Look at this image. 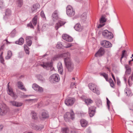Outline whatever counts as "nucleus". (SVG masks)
<instances>
[{"label": "nucleus", "mask_w": 133, "mask_h": 133, "mask_svg": "<svg viewBox=\"0 0 133 133\" xmlns=\"http://www.w3.org/2000/svg\"><path fill=\"white\" fill-rule=\"evenodd\" d=\"M3 18L6 22H10L12 20V12L10 9H6Z\"/></svg>", "instance_id": "1"}, {"label": "nucleus", "mask_w": 133, "mask_h": 133, "mask_svg": "<svg viewBox=\"0 0 133 133\" xmlns=\"http://www.w3.org/2000/svg\"><path fill=\"white\" fill-rule=\"evenodd\" d=\"M70 55L65 57L66 58L64 59V61L67 68L69 71H71L73 69L74 67L70 58Z\"/></svg>", "instance_id": "2"}, {"label": "nucleus", "mask_w": 133, "mask_h": 133, "mask_svg": "<svg viewBox=\"0 0 133 133\" xmlns=\"http://www.w3.org/2000/svg\"><path fill=\"white\" fill-rule=\"evenodd\" d=\"M40 65L47 70H50L51 71H52L54 69L52 66V63L51 62H43L42 63L40 64Z\"/></svg>", "instance_id": "3"}, {"label": "nucleus", "mask_w": 133, "mask_h": 133, "mask_svg": "<svg viewBox=\"0 0 133 133\" xmlns=\"http://www.w3.org/2000/svg\"><path fill=\"white\" fill-rule=\"evenodd\" d=\"M70 113L67 112L64 115V120L66 122L69 121L70 118L73 120L74 118V113L72 110H71Z\"/></svg>", "instance_id": "4"}, {"label": "nucleus", "mask_w": 133, "mask_h": 133, "mask_svg": "<svg viewBox=\"0 0 133 133\" xmlns=\"http://www.w3.org/2000/svg\"><path fill=\"white\" fill-rule=\"evenodd\" d=\"M89 88L94 92L97 95L100 94V92L97 89V85L94 83H90L88 85Z\"/></svg>", "instance_id": "5"}, {"label": "nucleus", "mask_w": 133, "mask_h": 133, "mask_svg": "<svg viewBox=\"0 0 133 133\" xmlns=\"http://www.w3.org/2000/svg\"><path fill=\"white\" fill-rule=\"evenodd\" d=\"M9 111V108L5 105L0 106V116L6 115Z\"/></svg>", "instance_id": "6"}, {"label": "nucleus", "mask_w": 133, "mask_h": 133, "mask_svg": "<svg viewBox=\"0 0 133 133\" xmlns=\"http://www.w3.org/2000/svg\"><path fill=\"white\" fill-rule=\"evenodd\" d=\"M66 13L67 15L70 17L73 16L75 14L72 7L70 5H68L66 7Z\"/></svg>", "instance_id": "7"}, {"label": "nucleus", "mask_w": 133, "mask_h": 133, "mask_svg": "<svg viewBox=\"0 0 133 133\" xmlns=\"http://www.w3.org/2000/svg\"><path fill=\"white\" fill-rule=\"evenodd\" d=\"M50 81L54 83L59 81L60 78L59 75L57 74H53L50 77Z\"/></svg>", "instance_id": "8"}, {"label": "nucleus", "mask_w": 133, "mask_h": 133, "mask_svg": "<svg viewBox=\"0 0 133 133\" xmlns=\"http://www.w3.org/2000/svg\"><path fill=\"white\" fill-rule=\"evenodd\" d=\"M102 34L104 37L108 39H111L113 37L112 33L107 30L103 31Z\"/></svg>", "instance_id": "9"}, {"label": "nucleus", "mask_w": 133, "mask_h": 133, "mask_svg": "<svg viewBox=\"0 0 133 133\" xmlns=\"http://www.w3.org/2000/svg\"><path fill=\"white\" fill-rule=\"evenodd\" d=\"M37 16H35L32 19V22H31L27 25V26L29 27L30 28L34 29L33 25L35 26L37 23Z\"/></svg>", "instance_id": "10"}, {"label": "nucleus", "mask_w": 133, "mask_h": 133, "mask_svg": "<svg viewBox=\"0 0 133 133\" xmlns=\"http://www.w3.org/2000/svg\"><path fill=\"white\" fill-rule=\"evenodd\" d=\"M75 101V99L74 98H68L65 100V103L67 106H71L74 104Z\"/></svg>", "instance_id": "11"}, {"label": "nucleus", "mask_w": 133, "mask_h": 133, "mask_svg": "<svg viewBox=\"0 0 133 133\" xmlns=\"http://www.w3.org/2000/svg\"><path fill=\"white\" fill-rule=\"evenodd\" d=\"M9 83L8 84V90L7 91L8 93L14 99H16L17 96V95L15 94L13 92V90L12 88L10 87L9 84Z\"/></svg>", "instance_id": "12"}, {"label": "nucleus", "mask_w": 133, "mask_h": 133, "mask_svg": "<svg viewBox=\"0 0 133 133\" xmlns=\"http://www.w3.org/2000/svg\"><path fill=\"white\" fill-rule=\"evenodd\" d=\"M32 88L35 91L39 92L41 93L43 91V89L36 83L33 84Z\"/></svg>", "instance_id": "13"}, {"label": "nucleus", "mask_w": 133, "mask_h": 133, "mask_svg": "<svg viewBox=\"0 0 133 133\" xmlns=\"http://www.w3.org/2000/svg\"><path fill=\"white\" fill-rule=\"evenodd\" d=\"M70 55V53L68 52L66 53L60 55H57L55 56L52 58V59L54 61H55L57 60L60 57H66L67 56H69Z\"/></svg>", "instance_id": "14"}, {"label": "nucleus", "mask_w": 133, "mask_h": 133, "mask_svg": "<svg viewBox=\"0 0 133 133\" xmlns=\"http://www.w3.org/2000/svg\"><path fill=\"white\" fill-rule=\"evenodd\" d=\"M101 44L103 46L106 48L111 47L112 46V44L110 42L105 40L102 41Z\"/></svg>", "instance_id": "15"}, {"label": "nucleus", "mask_w": 133, "mask_h": 133, "mask_svg": "<svg viewBox=\"0 0 133 133\" xmlns=\"http://www.w3.org/2000/svg\"><path fill=\"white\" fill-rule=\"evenodd\" d=\"M96 107L94 106H91L89 108V114L90 117H92L94 115Z\"/></svg>", "instance_id": "16"}, {"label": "nucleus", "mask_w": 133, "mask_h": 133, "mask_svg": "<svg viewBox=\"0 0 133 133\" xmlns=\"http://www.w3.org/2000/svg\"><path fill=\"white\" fill-rule=\"evenodd\" d=\"M31 126L32 128L36 130H41V129L44 128V126L42 125H37L34 124H32Z\"/></svg>", "instance_id": "17"}, {"label": "nucleus", "mask_w": 133, "mask_h": 133, "mask_svg": "<svg viewBox=\"0 0 133 133\" xmlns=\"http://www.w3.org/2000/svg\"><path fill=\"white\" fill-rule=\"evenodd\" d=\"M104 53V51L103 48H100L98 51L95 54L96 57H100L102 56Z\"/></svg>", "instance_id": "18"}, {"label": "nucleus", "mask_w": 133, "mask_h": 133, "mask_svg": "<svg viewBox=\"0 0 133 133\" xmlns=\"http://www.w3.org/2000/svg\"><path fill=\"white\" fill-rule=\"evenodd\" d=\"M62 37L63 39L68 42H71L73 40V39L71 37L66 34H63Z\"/></svg>", "instance_id": "19"}, {"label": "nucleus", "mask_w": 133, "mask_h": 133, "mask_svg": "<svg viewBox=\"0 0 133 133\" xmlns=\"http://www.w3.org/2000/svg\"><path fill=\"white\" fill-rule=\"evenodd\" d=\"M10 102L13 106L17 107H21L23 104V103H22L14 101H10Z\"/></svg>", "instance_id": "20"}, {"label": "nucleus", "mask_w": 133, "mask_h": 133, "mask_svg": "<svg viewBox=\"0 0 133 133\" xmlns=\"http://www.w3.org/2000/svg\"><path fill=\"white\" fill-rule=\"evenodd\" d=\"M65 23V22L62 21H59L56 24L55 28L56 30L58 29L61 26L64 24Z\"/></svg>", "instance_id": "21"}, {"label": "nucleus", "mask_w": 133, "mask_h": 133, "mask_svg": "<svg viewBox=\"0 0 133 133\" xmlns=\"http://www.w3.org/2000/svg\"><path fill=\"white\" fill-rule=\"evenodd\" d=\"M80 123L81 126L83 128L86 127L88 125V122L84 119H81Z\"/></svg>", "instance_id": "22"}, {"label": "nucleus", "mask_w": 133, "mask_h": 133, "mask_svg": "<svg viewBox=\"0 0 133 133\" xmlns=\"http://www.w3.org/2000/svg\"><path fill=\"white\" fill-rule=\"evenodd\" d=\"M75 29L77 31H81L83 30V27L81 26L79 24H77L74 27Z\"/></svg>", "instance_id": "23"}, {"label": "nucleus", "mask_w": 133, "mask_h": 133, "mask_svg": "<svg viewBox=\"0 0 133 133\" xmlns=\"http://www.w3.org/2000/svg\"><path fill=\"white\" fill-rule=\"evenodd\" d=\"M57 67L59 73L62 74L63 72V69L62 64L61 62H59L58 63Z\"/></svg>", "instance_id": "24"}, {"label": "nucleus", "mask_w": 133, "mask_h": 133, "mask_svg": "<svg viewBox=\"0 0 133 133\" xmlns=\"http://www.w3.org/2000/svg\"><path fill=\"white\" fill-rule=\"evenodd\" d=\"M52 17L54 21L57 19L58 18V12L57 10H55L52 15Z\"/></svg>", "instance_id": "25"}, {"label": "nucleus", "mask_w": 133, "mask_h": 133, "mask_svg": "<svg viewBox=\"0 0 133 133\" xmlns=\"http://www.w3.org/2000/svg\"><path fill=\"white\" fill-rule=\"evenodd\" d=\"M31 37L29 36L27 37L26 38V41L27 44L29 46H30L32 44V41L31 40Z\"/></svg>", "instance_id": "26"}, {"label": "nucleus", "mask_w": 133, "mask_h": 133, "mask_svg": "<svg viewBox=\"0 0 133 133\" xmlns=\"http://www.w3.org/2000/svg\"><path fill=\"white\" fill-rule=\"evenodd\" d=\"M40 7V5L38 4L37 3L35 4L34 5L31 9L32 12H34V11L37 10V9L39 8Z\"/></svg>", "instance_id": "27"}, {"label": "nucleus", "mask_w": 133, "mask_h": 133, "mask_svg": "<svg viewBox=\"0 0 133 133\" xmlns=\"http://www.w3.org/2000/svg\"><path fill=\"white\" fill-rule=\"evenodd\" d=\"M17 84L18 85V87L22 90H24L25 91L26 90V89L23 86V83L22 82H18Z\"/></svg>", "instance_id": "28"}, {"label": "nucleus", "mask_w": 133, "mask_h": 133, "mask_svg": "<svg viewBox=\"0 0 133 133\" xmlns=\"http://www.w3.org/2000/svg\"><path fill=\"white\" fill-rule=\"evenodd\" d=\"M133 81V72L129 78L128 83L130 86L132 83Z\"/></svg>", "instance_id": "29"}, {"label": "nucleus", "mask_w": 133, "mask_h": 133, "mask_svg": "<svg viewBox=\"0 0 133 133\" xmlns=\"http://www.w3.org/2000/svg\"><path fill=\"white\" fill-rule=\"evenodd\" d=\"M24 42V39L23 38L21 37L19 39L18 41H16L15 42V43L19 45H22L23 44Z\"/></svg>", "instance_id": "30"}, {"label": "nucleus", "mask_w": 133, "mask_h": 133, "mask_svg": "<svg viewBox=\"0 0 133 133\" xmlns=\"http://www.w3.org/2000/svg\"><path fill=\"white\" fill-rule=\"evenodd\" d=\"M105 16L103 15L101 17L100 19V23H103L105 22L106 20L105 18Z\"/></svg>", "instance_id": "31"}, {"label": "nucleus", "mask_w": 133, "mask_h": 133, "mask_svg": "<svg viewBox=\"0 0 133 133\" xmlns=\"http://www.w3.org/2000/svg\"><path fill=\"white\" fill-rule=\"evenodd\" d=\"M31 115L32 116V118L34 119H36L37 118L36 113L34 111H31Z\"/></svg>", "instance_id": "32"}, {"label": "nucleus", "mask_w": 133, "mask_h": 133, "mask_svg": "<svg viewBox=\"0 0 133 133\" xmlns=\"http://www.w3.org/2000/svg\"><path fill=\"white\" fill-rule=\"evenodd\" d=\"M87 17V14L86 12L83 13L81 16V18L82 20L83 21H85Z\"/></svg>", "instance_id": "33"}, {"label": "nucleus", "mask_w": 133, "mask_h": 133, "mask_svg": "<svg viewBox=\"0 0 133 133\" xmlns=\"http://www.w3.org/2000/svg\"><path fill=\"white\" fill-rule=\"evenodd\" d=\"M84 101L87 105L91 104L93 102L92 100L91 99L89 98L85 99Z\"/></svg>", "instance_id": "34"}, {"label": "nucleus", "mask_w": 133, "mask_h": 133, "mask_svg": "<svg viewBox=\"0 0 133 133\" xmlns=\"http://www.w3.org/2000/svg\"><path fill=\"white\" fill-rule=\"evenodd\" d=\"M124 92L127 96H129L131 93L130 90L128 88H126L125 89Z\"/></svg>", "instance_id": "35"}, {"label": "nucleus", "mask_w": 133, "mask_h": 133, "mask_svg": "<svg viewBox=\"0 0 133 133\" xmlns=\"http://www.w3.org/2000/svg\"><path fill=\"white\" fill-rule=\"evenodd\" d=\"M24 50L26 54H29V48L26 45H24Z\"/></svg>", "instance_id": "36"}, {"label": "nucleus", "mask_w": 133, "mask_h": 133, "mask_svg": "<svg viewBox=\"0 0 133 133\" xmlns=\"http://www.w3.org/2000/svg\"><path fill=\"white\" fill-rule=\"evenodd\" d=\"M49 117L48 114L45 112L42 113L41 115V117L43 118H46Z\"/></svg>", "instance_id": "37"}, {"label": "nucleus", "mask_w": 133, "mask_h": 133, "mask_svg": "<svg viewBox=\"0 0 133 133\" xmlns=\"http://www.w3.org/2000/svg\"><path fill=\"white\" fill-rule=\"evenodd\" d=\"M101 76H103L105 79L106 81H108V75L105 73H100Z\"/></svg>", "instance_id": "38"}, {"label": "nucleus", "mask_w": 133, "mask_h": 133, "mask_svg": "<svg viewBox=\"0 0 133 133\" xmlns=\"http://www.w3.org/2000/svg\"><path fill=\"white\" fill-rule=\"evenodd\" d=\"M12 56V53L10 51H8V54L5 58L6 59H10Z\"/></svg>", "instance_id": "39"}, {"label": "nucleus", "mask_w": 133, "mask_h": 133, "mask_svg": "<svg viewBox=\"0 0 133 133\" xmlns=\"http://www.w3.org/2000/svg\"><path fill=\"white\" fill-rule=\"evenodd\" d=\"M69 131L68 128H62V132L63 133H68Z\"/></svg>", "instance_id": "40"}, {"label": "nucleus", "mask_w": 133, "mask_h": 133, "mask_svg": "<svg viewBox=\"0 0 133 133\" xmlns=\"http://www.w3.org/2000/svg\"><path fill=\"white\" fill-rule=\"evenodd\" d=\"M18 6L21 7L23 5V3L22 0H17Z\"/></svg>", "instance_id": "41"}, {"label": "nucleus", "mask_w": 133, "mask_h": 133, "mask_svg": "<svg viewBox=\"0 0 133 133\" xmlns=\"http://www.w3.org/2000/svg\"><path fill=\"white\" fill-rule=\"evenodd\" d=\"M56 47L57 48L61 49L62 48L63 46L61 42H58L56 45Z\"/></svg>", "instance_id": "42"}, {"label": "nucleus", "mask_w": 133, "mask_h": 133, "mask_svg": "<svg viewBox=\"0 0 133 133\" xmlns=\"http://www.w3.org/2000/svg\"><path fill=\"white\" fill-rule=\"evenodd\" d=\"M107 101V107L109 110L110 105L111 104V102L107 98H106Z\"/></svg>", "instance_id": "43"}, {"label": "nucleus", "mask_w": 133, "mask_h": 133, "mask_svg": "<svg viewBox=\"0 0 133 133\" xmlns=\"http://www.w3.org/2000/svg\"><path fill=\"white\" fill-rule=\"evenodd\" d=\"M2 53L1 54L0 56V61L3 64H4V60L3 58V57L2 56Z\"/></svg>", "instance_id": "44"}, {"label": "nucleus", "mask_w": 133, "mask_h": 133, "mask_svg": "<svg viewBox=\"0 0 133 133\" xmlns=\"http://www.w3.org/2000/svg\"><path fill=\"white\" fill-rule=\"evenodd\" d=\"M38 79L41 81L43 82L45 81L44 79L42 77V76L39 75L38 77Z\"/></svg>", "instance_id": "45"}, {"label": "nucleus", "mask_w": 133, "mask_h": 133, "mask_svg": "<svg viewBox=\"0 0 133 133\" xmlns=\"http://www.w3.org/2000/svg\"><path fill=\"white\" fill-rule=\"evenodd\" d=\"M41 16L43 18V19H44L45 20L46 19V17H45V14L44 13V12L42 11H41Z\"/></svg>", "instance_id": "46"}, {"label": "nucleus", "mask_w": 133, "mask_h": 133, "mask_svg": "<svg viewBox=\"0 0 133 133\" xmlns=\"http://www.w3.org/2000/svg\"><path fill=\"white\" fill-rule=\"evenodd\" d=\"M131 71V68L126 69L125 71V74L126 75H129L130 74Z\"/></svg>", "instance_id": "47"}, {"label": "nucleus", "mask_w": 133, "mask_h": 133, "mask_svg": "<svg viewBox=\"0 0 133 133\" xmlns=\"http://www.w3.org/2000/svg\"><path fill=\"white\" fill-rule=\"evenodd\" d=\"M125 52H126V51L125 50H123L122 51V56L121 57V60H120L121 62L122 59L125 56Z\"/></svg>", "instance_id": "48"}, {"label": "nucleus", "mask_w": 133, "mask_h": 133, "mask_svg": "<svg viewBox=\"0 0 133 133\" xmlns=\"http://www.w3.org/2000/svg\"><path fill=\"white\" fill-rule=\"evenodd\" d=\"M16 32L15 31H12L11 33V36L12 37H14L15 36Z\"/></svg>", "instance_id": "49"}, {"label": "nucleus", "mask_w": 133, "mask_h": 133, "mask_svg": "<svg viewBox=\"0 0 133 133\" xmlns=\"http://www.w3.org/2000/svg\"><path fill=\"white\" fill-rule=\"evenodd\" d=\"M72 46V45L71 43H68L67 45L65 47L66 48H68L71 47Z\"/></svg>", "instance_id": "50"}, {"label": "nucleus", "mask_w": 133, "mask_h": 133, "mask_svg": "<svg viewBox=\"0 0 133 133\" xmlns=\"http://www.w3.org/2000/svg\"><path fill=\"white\" fill-rule=\"evenodd\" d=\"M3 2L2 0H0V7L1 8L3 6Z\"/></svg>", "instance_id": "51"}, {"label": "nucleus", "mask_w": 133, "mask_h": 133, "mask_svg": "<svg viewBox=\"0 0 133 133\" xmlns=\"http://www.w3.org/2000/svg\"><path fill=\"white\" fill-rule=\"evenodd\" d=\"M105 25V24H102L101 23L100 24H99L98 26V28H101L103 26H104Z\"/></svg>", "instance_id": "52"}, {"label": "nucleus", "mask_w": 133, "mask_h": 133, "mask_svg": "<svg viewBox=\"0 0 133 133\" xmlns=\"http://www.w3.org/2000/svg\"><path fill=\"white\" fill-rule=\"evenodd\" d=\"M125 66L126 69L131 68L130 66L128 64H125Z\"/></svg>", "instance_id": "53"}, {"label": "nucleus", "mask_w": 133, "mask_h": 133, "mask_svg": "<svg viewBox=\"0 0 133 133\" xmlns=\"http://www.w3.org/2000/svg\"><path fill=\"white\" fill-rule=\"evenodd\" d=\"M129 109L130 110L133 111V104L130 105Z\"/></svg>", "instance_id": "54"}, {"label": "nucleus", "mask_w": 133, "mask_h": 133, "mask_svg": "<svg viewBox=\"0 0 133 133\" xmlns=\"http://www.w3.org/2000/svg\"><path fill=\"white\" fill-rule=\"evenodd\" d=\"M110 85L112 87L114 88V82H112V83H110Z\"/></svg>", "instance_id": "55"}, {"label": "nucleus", "mask_w": 133, "mask_h": 133, "mask_svg": "<svg viewBox=\"0 0 133 133\" xmlns=\"http://www.w3.org/2000/svg\"><path fill=\"white\" fill-rule=\"evenodd\" d=\"M109 82L110 83H112V82H113L112 80V79L111 78H110L109 79Z\"/></svg>", "instance_id": "56"}, {"label": "nucleus", "mask_w": 133, "mask_h": 133, "mask_svg": "<svg viewBox=\"0 0 133 133\" xmlns=\"http://www.w3.org/2000/svg\"><path fill=\"white\" fill-rule=\"evenodd\" d=\"M112 76L114 81H115V79L114 75L112 73L111 74Z\"/></svg>", "instance_id": "57"}, {"label": "nucleus", "mask_w": 133, "mask_h": 133, "mask_svg": "<svg viewBox=\"0 0 133 133\" xmlns=\"http://www.w3.org/2000/svg\"><path fill=\"white\" fill-rule=\"evenodd\" d=\"M75 85V83L74 82H72L71 83L70 86L72 87Z\"/></svg>", "instance_id": "58"}, {"label": "nucleus", "mask_w": 133, "mask_h": 133, "mask_svg": "<svg viewBox=\"0 0 133 133\" xmlns=\"http://www.w3.org/2000/svg\"><path fill=\"white\" fill-rule=\"evenodd\" d=\"M102 103L101 101H99V105H98L97 103V105H98V106H99L100 105H102Z\"/></svg>", "instance_id": "59"}, {"label": "nucleus", "mask_w": 133, "mask_h": 133, "mask_svg": "<svg viewBox=\"0 0 133 133\" xmlns=\"http://www.w3.org/2000/svg\"><path fill=\"white\" fill-rule=\"evenodd\" d=\"M33 99H27L26 100V101H28V102H30L31 101H32L33 100Z\"/></svg>", "instance_id": "60"}, {"label": "nucleus", "mask_w": 133, "mask_h": 133, "mask_svg": "<svg viewBox=\"0 0 133 133\" xmlns=\"http://www.w3.org/2000/svg\"><path fill=\"white\" fill-rule=\"evenodd\" d=\"M3 127V125H2L0 126V131L2 129Z\"/></svg>", "instance_id": "61"}, {"label": "nucleus", "mask_w": 133, "mask_h": 133, "mask_svg": "<svg viewBox=\"0 0 133 133\" xmlns=\"http://www.w3.org/2000/svg\"><path fill=\"white\" fill-rule=\"evenodd\" d=\"M5 41H6V43L7 44H10V42H8L7 40V39H6L5 40Z\"/></svg>", "instance_id": "62"}, {"label": "nucleus", "mask_w": 133, "mask_h": 133, "mask_svg": "<svg viewBox=\"0 0 133 133\" xmlns=\"http://www.w3.org/2000/svg\"><path fill=\"white\" fill-rule=\"evenodd\" d=\"M23 77V76H22V75H21V76L19 77V78H21L22 77Z\"/></svg>", "instance_id": "63"}, {"label": "nucleus", "mask_w": 133, "mask_h": 133, "mask_svg": "<svg viewBox=\"0 0 133 133\" xmlns=\"http://www.w3.org/2000/svg\"><path fill=\"white\" fill-rule=\"evenodd\" d=\"M24 133H33L32 132H28L27 133H26V132H25Z\"/></svg>", "instance_id": "64"}]
</instances>
